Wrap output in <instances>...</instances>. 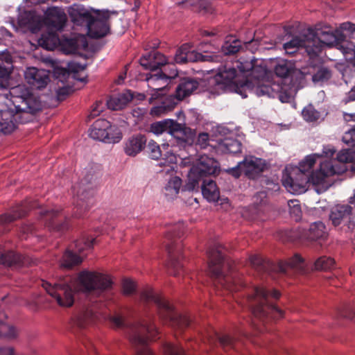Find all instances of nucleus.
I'll list each match as a JSON object with an SVG mask.
<instances>
[{"label": "nucleus", "instance_id": "obj_64", "mask_svg": "<svg viewBox=\"0 0 355 355\" xmlns=\"http://www.w3.org/2000/svg\"><path fill=\"white\" fill-rule=\"evenodd\" d=\"M175 143L182 147H185L186 145L190 144L191 141L188 137H180L179 136H175Z\"/></svg>", "mask_w": 355, "mask_h": 355}, {"label": "nucleus", "instance_id": "obj_34", "mask_svg": "<svg viewBox=\"0 0 355 355\" xmlns=\"http://www.w3.org/2000/svg\"><path fill=\"white\" fill-rule=\"evenodd\" d=\"M247 89L252 91L258 96H270L272 94L271 87L266 84H258L254 88L250 89L248 83L242 85L240 87H236V92L240 94L243 98L248 96Z\"/></svg>", "mask_w": 355, "mask_h": 355}, {"label": "nucleus", "instance_id": "obj_59", "mask_svg": "<svg viewBox=\"0 0 355 355\" xmlns=\"http://www.w3.org/2000/svg\"><path fill=\"white\" fill-rule=\"evenodd\" d=\"M109 320L111 325L114 328H119L123 325V318L119 314L111 315Z\"/></svg>", "mask_w": 355, "mask_h": 355}, {"label": "nucleus", "instance_id": "obj_57", "mask_svg": "<svg viewBox=\"0 0 355 355\" xmlns=\"http://www.w3.org/2000/svg\"><path fill=\"white\" fill-rule=\"evenodd\" d=\"M250 264L255 268L261 270L265 268V263L261 256L258 254H253L249 257Z\"/></svg>", "mask_w": 355, "mask_h": 355}, {"label": "nucleus", "instance_id": "obj_36", "mask_svg": "<svg viewBox=\"0 0 355 355\" xmlns=\"http://www.w3.org/2000/svg\"><path fill=\"white\" fill-rule=\"evenodd\" d=\"M176 103L173 96H166L160 105L151 108L150 114L153 116H160L172 111Z\"/></svg>", "mask_w": 355, "mask_h": 355}, {"label": "nucleus", "instance_id": "obj_35", "mask_svg": "<svg viewBox=\"0 0 355 355\" xmlns=\"http://www.w3.org/2000/svg\"><path fill=\"white\" fill-rule=\"evenodd\" d=\"M203 196L209 202H216L220 197V192L216 182L211 180H205L202 186Z\"/></svg>", "mask_w": 355, "mask_h": 355}, {"label": "nucleus", "instance_id": "obj_23", "mask_svg": "<svg viewBox=\"0 0 355 355\" xmlns=\"http://www.w3.org/2000/svg\"><path fill=\"white\" fill-rule=\"evenodd\" d=\"M68 13L71 20L76 25H87L92 19V14L83 7L79 5H73L68 9Z\"/></svg>", "mask_w": 355, "mask_h": 355}, {"label": "nucleus", "instance_id": "obj_46", "mask_svg": "<svg viewBox=\"0 0 355 355\" xmlns=\"http://www.w3.org/2000/svg\"><path fill=\"white\" fill-rule=\"evenodd\" d=\"M209 342H213L214 340H218L220 345L224 348H231L234 347V340H233L228 335L218 336L214 334L212 336H209L207 338Z\"/></svg>", "mask_w": 355, "mask_h": 355}, {"label": "nucleus", "instance_id": "obj_51", "mask_svg": "<svg viewBox=\"0 0 355 355\" xmlns=\"http://www.w3.org/2000/svg\"><path fill=\"white\" fill-rule=\"evenodd\" d=\"M153 55V64L154 71L157 70L161 66L165 65L168 63L166 57L159 52H152Z\"/></svg>", "mask_w": 355, "mask_h": 355}, {"label": "nucleus", "instance_id": "obj_41", "mask_svg": "<svg viewBox=\"0 0 355 355\" xmlns=\"http://www.w3.org/2000/svg\"><path fill=\"white\" fill-rule=\"evenodd\" d=\"M6 319V314L0 311V337L14 339L17 336L18 331L14 327L3 323Z\"/></svg>", "mask_w": 355, "mask_h": 355}, {"label": "nucleus", "instance_id": "obj_9", "mask_svg": "<svg viewBox=\"0 0 355 355\" xmlns=\"http://www.w3.org/2000/svg\"><path fill=\"white\" fill-rule=\"evenodd\" d=\"M346 171V168L341 166L336 168L335 165L328 160L320 162V168L309 176V184L311 183L315 187L318 193L325 191L331 186L329 178L335 174H342Z\"/></svg>", "mask_w": 355, "mask_h": 355}, {"label": "nucleus", "instance_id": "obj_54", "mask_svg": "<svg viewBox=\"0 0 355 355\" xmlns=\"http://www.w3.org/2000/svg\"><path fill=\"white\" fill-rule=\"evenodd\" d=\"M149 155L152 159H157L162 156V151L159 146L154 141H150L148 144Z\"/></svg>", "mask_w": 355, "mask_h": 355}, {"label": "nucleus", "instance_id": "obj_50", "mask_svg": "<svg viewBox=\"0 0 355 355\" xmlns=\"http://www.w3.org/2000/svg\"><path fill=\"white\" fill-rule=\"evenodd\" d=\"M164 355H185L182 347L178 345L167 343L164 346Z\"/></svg>", "mask_w": 355, "mask_h": 355}, {"label": "nucleus", "instance_id": "obj_29", "mask_svg": "<svg viewBox=\"0 0 355 355\" xmlns=\"http://www.w3.org/2000/svg\"><path fill=\"white\" fill-rule=\"evenodd\" d=\"M133 94L128 90L123 93L112 96L107 102L108 108L112 110L123 109L133 99Z\"/></svg>", "mask_w": 355, "mask_h": 355}, {"label": "nucleus", "instance_id": "obj_17", "mask_svg": "<svg viewBox=\"0 0 355 355\" xmlns=\"http://www.w3.org/2000/svg\"><path fill=\"white\" fill-rule=\"evenodd\" d=\"M241 166L243 167V174L250 179H255L263 171L266 164L262 159L249 156L240 162Z\"/></svg>", "mask_w": 355, "mask_h": 355}, {"label": "nucleus", "instance_id": "obj_10", "mask_svg": "<svg viewBox=\"0 0 355 355\" xmlns=\"http://www.w3.org/2000/svg\"><path fill=\"white\" fill-rule=\"evenodd\" d=\"M91 138L105 143H118L122 139L121 130L104 119H97L89 130Z\"/></svg>", "mask_w": 355, "mask_h": 355}, {"label": "nucleus", "instance_id": "obj_53", "mask_svg": "<svg viewBox=\"0 0 355 355\" xmlns=\"http://www.w3.org/2000/svg\"><path fill=\"white\" fill-rule=\"evenodd\" d=\"M331 75V71L328 69L322 67L313 76L312 80L315 83L323 82L329 79Z\"/></svg>", "mask_w": 355, "mask_h": 355}, {"label": "nucleus", "instance_id": "obj_15", "mask_svg": "<svg viewBox=\"0 0 355 355\" xmlns=\"http://www.w3.org/2000/svg\"><path fill=\"white\" fill-rule=\"evenodd\" d=\"M24 78L32 87L41 89L44 88L50 80L49 71L34 67H27L24 71Z\"/></svg>", "mask_w": 355, "mask_h": 355}, {"label": "nucleus", "instance_id": "obj_30", "mask_svg": "<svg viewBox=\"0 0 355 355\" xmlns=\"http://www.w3.org/2000/svg\"><path fill=\"white\" fill-rule=\"evenodd\" d=\"M326 227L323 223L315 222L310 225L309 228L306 230L302 237L309 241H318L326 238Z\"/></svg>", "mask_w": 355, "mask_h": 355}, {"label": "nucleus", "instance_id": "obj_14", "mask_svg": "<svg viewBox=\"0 0 355 355\" xmlns=\"http://www.w3.org/2000/svg\"><path fill=\"white\" fill-rule=\"evenodd\" d=\"M110 15L108 12H98L92 15V19L87 22V34L93 38H100L107 34L110 29Z\"/></svg>", "mask_w": 355, "mask_h": 355}, {"label": "nucleus", "instance_id": "obj_1", "mask_svg": "<svg viewBox=\"0 0 355 355\" xmlns=\"http://www.w3.org/2000/svg\"><path fill=\"white\" fill-rule=\"evenodd\" d=\"M280 295L277 290L270 291L263 286H256L252 294L248 297V306L257 318L278 320L284 316L283 311L275 304Z\"/></svg>", "mask_w": 355, "mask_h": 355}, {"label": "nucleus", "instance_id": "obj_26", "mask_svg": "<svg viewBox=\"0 0 355 355\" xmlns=\"http://www.w3.org/2000/svg\"><path fill=\"white\" fill-rule=\"evenodd\" d=\"M304 267V259L298 254H295L286 261H279L277 266V270L283 273H288L289 270L302 272Z\"/></svg>", "mask_w": 355, "mask_h": 355}, {"label": "nucleus", "instance_id": "obj_6", "mask_svg": "<svg viewBox=\"0 0 355 355\" xmlns=\"http://www.w3.org/2000/svg\"><path fill=\"white\" fill-rule=\"evenodd\" d=\"M5 96L9 98L17 112L34 113L39 110L37 101L24 85L12 87Z\"/></svg>", "mask_w": 355, "mask_h": 355}, {"label": "nucleus", "instance_id": "obj_43", "mask_svg": "<svg viewBox=\"0 0 355 355\" xmlns=\"http://www.w3.org/2000/svg\"><path fill=\"white\" fill-rule=\"evenodd\" d=\"M335 266V260L327 256L319 257L314 263L315 269L320 270H329L334 269Z\"/></svg>", "mask_w": 355, "mask_h": 355}, {"label": "nucleus", "instance_id": "obj_56", "mask_svg": "<svg viewBox=\"0 0 355 355\" xmlns=\"http://www.w3.org/2000/svg\"><path fill=\"white\" fill-rule=\"evenodd\" d=\"M152 52L144 55L139 60L141 66L146 70L154 71Z\"/></svg>", "mask_w": 355, "mask_h": 355}, {"label": "nucleus", "instance_id": "obj_24", "mask_svg": "<svg viewBox=\"0 0 355 355\" xmlns=\"http://www.w3.org/2000/svg\"><path fill=\"white\" fill-rule=\"evenodd\" d=\"M146 139L144 136L139 134L130 137L125 142L124 151L129 156H135L144 148Z\"/></svg>", "mask_w": 355, "mask_h": 355}, {"label": "nucleus", "instance_id": "obj_13", "mask_svg": "<svg viewBox=\"0 0 355 355\" xmlns=\"http://www.w3.org/2000/svg\"><path fill=\"white\" fill-rule=\"evenodd\" d=\"M177 75L176 70H174L170 76L162 72L155 74L146 73L145 80L148 84V94L150 95V101L152 102L163 96L171 79Z\"/></svg>", "mask_w": 355, "mask_h": 355}, {"label": "nucleus", "instance_id": "obj_60", "mask_svg": "<svg viewBox=\"0 0 355 355\" xmlns=\"http://www.w3.org/2000/svg\"><path fill=\"white\" fill-rule=\"evenodd\" d=\"M209 136L207 133H200L198 137L196 144L201 148H205L209 145Z\"/></svg>", "mask_w": 355, "mask_h": 355}, {"label": "nucleus", "instance_id": "obj_55", "mask_svg": "<svg viewBox=\"0 0 355 355\" xmlns=\"http://www.w3.org/2000/svg\"><path fill=\"white\" fill-rule=\"evenodd\" d=\"M136 284L130 279H124L122 282V291L125 295H130L135 292Z\"/></svg>", "mask_w": 355, "mask_h": 355}, {"label": "nucleus", "instance_id": "obj_63", "mask_svg": "<svg viewBox=\"0 0 355 355\" xmlns=\"http://www.w3.org/2000/svg\"><path fill=\"white\" fill-rule=\"evenodd\" d=\"M355 135V130H351L347 132L343 137V141L347 144H353L355 142V138L352 139V137Z\"/></svg>", "mask_w": 355, "mask_h": 355}, {"label": "nucleus", "instance_id": "obj_52", "mask_svg": "<svg viewBox=\"0 0 355 355\" xmlns=\"http://www.w3.org/2000/svg\"><path fill=\"white\" fill-rule=\"evenodd\" d=\"M19 261V257L15 253L10 252L7 254H2L0 256V263L12 266Z\"/></svg>", "mask_w": 355, "mask_h": 355}, {"label": "nucleus", "instance_id": "obj_48", "mask_svg": "<svg viewBox=\"0 0 355 355\" xmlns=\"http://www.w3.org/2000/svg\"><path fill=\"white\" fill-rule=\"evenodd\" d=\"M302 117L307 121H315L320 118V112L312 105L305 107L302 112Z\"/></svg>", "mask_w": 355, "mask_h": 355}, {"label": "nucleus", "instance_id": "obj_44", "mask_svg": "<svg viewBox=\"0 0 355 355\" xmlns=\"http://www.w3.org/2000/svg\"><path fill=\"white\" fill-rule=\"evenodd\" d=\"M182 185V180L178 177L172 178L165 187L166 195L168 196H175L178 194Z\"/></svg>", "mask_w": 355, "mask_h": 355}, {"label": "nucleus", "instance_id": "obj_3", "mask_svg": "<svg viewBox=\"0 0 355 355\" xmlns=\"http://www.w3.org/2000/svg\"><path fill=\"white\" fill-rule=\"evenodd\" d=\"M113 284L109 274L96 270H82L78 274L76 280L78 291L96 296H100L110 290Z\"/></svg>", "mask_w": 355, "mask_h": 355}, {"label": "nucleus", "instance_id": "obj_2", "mask_svg": "<svg viewBox=\"0 0 355 355\" xmlns=\"http://www.w3.org/2000/svg\"><path fill=\"white\" fill-rule=\"evenodd\" d=\"M318 154L308 155L299 164V166L286 167L282 177V184L286 190L293 194H300L307 190L309 175L307 173L313 168Z\"/></svg>", "mask_w": 355, "mask_h": 355}, {"label": "nucleus", "instance_id": "obj_22", "mask_svg": "<svg viewBox=\"0 0 355 355\" xmlns=\"http://www.w3.org/2000/svg\"><path fill=\"white\" fill-rule=\"evenodd\" d=\"M309 30L306 33L293 37L290 42L284 44V49L288 54H292L300 47H304L309 55H313Z\"/></svg>", "mask_w": 355, "mask_h": 355}, {"label": "nucleus", "instance_id": "obj_61", "mask_svg": "<svg viewBox=\"0 0 355 355\" xmlns=\"http://www.w3.org/2000/svg\"><path fill=\"white\" fill-rule=\"evenodd\" d=\"M68 69L69 71L76 73L85 70V65L80 64L76 62H71L69 63Z\"/></svg>", "mask_w": 355, "mask_h": 355}, {"label": "nucleus", "instance_id": "obj_19", "mask_svg": "<svg viewBox=\"0 0 355 355\" xmlns=\"http://www.w3.org/2000/svg\"><path fill=\"white\" fill-rule=\"evenodd\" d=\"M174 60L176 63L184 64L187 62H193L198 61H204V55L191 50V46L189 44L186 43L182 44L176 51L174 57Z\"/></svg>", "mask_w": 355, "mask_h": 355}, {"label": "nucleus", "instance_id": "obj_7", "mask_svg": "<svg viewBox=\"0 0 355 355\" xmlns=\"http://www.w3.org/2000/svg\"><path fill=\"white\" fill-rule=\"evenodd\" d=\"M223 250L224 248L220 244H216L209 250V272L212 277L218 280V283L221 286L231 291H236V288L230 283L232 277L225 275L223 272L225 259Z\"/></svg>", "mask_w": 355, "mask_h": 355}, {"label": "nucleus", "instance_id": "obj_62", "mask_svg": "<svg viewBox=\"0 0 355 355\" xmlns=\"http://www.w3.org/2000/svg\"><path fill=\"white\" fill-rule=\"evenodd\" d=\"M227 173L236 178H239L243 173V167H241V166H240V162L236 167L228 169Z\"/></svg>", "mask_w": 355, "mask_h": 355}, {"label": "nucleus", "instance_id": "obj_20", "mask_svg": "<svg viewBox=\"0 0 355 355\" xmlns=\"http://www.w3.org/2000/svg\"><path fill=\"white\" fill-rule=\"evenodd\" d=\"M150 131L157 135H161L164 132H168L172 135L185 132L181 124L173 119H165L153 123L150 126Z\"/></svg>", "mask_w": 355, "mask_h": 355}, {"label": "nucleus", "instance_id": "obj_8", "mask_svg": "<svg viewBox=\"0 0 355 355\" xmlns=\"http://www.w3.org/2000/svg\"><path fill=\"white\" fill-rule=\"evenodd\" d=\"M219 169V164L215 159L206 155H200L196 164L193 166L189 172L187 188L189 190L194 189L201 178L214 175Z\"/></svg>", "mask_w": 355, "mask_h": 355}, {"label": "nucleus", "instance_id": "obj_40", "mask_svg": "<svg viewBox=\"0 0 355 355\" xmlns=\"http://www.w3.org/2000/svg\"><path fill=\"white\" fill-rule=\"evenodd\" d=\"M294 71V63L286 60H279L274 68V71L276 76L282 78L289 77L293 74Z\"/></svg>", "mask_w": 355, "mask_h": 355}, {"label": "nucleus", "instance_id": "obj_45", "mask_svg": "<svg viewBox=\"0 0 355 355\" xmlns=\"http://www.w3.org/2000/svg\"><path fill=\"white\" fill-rule=\"evenodd\" d=\"M241 47V42L230 37L223 44V51L225 54H234L240 50Z\"/></svg>", "mask_w": 355, "mask_h": 355}, {"label": "nucleus", "instance_id": "obj_39", "mask_svg": "<svg viewBox=\"0 0 355 355\" xmlns=\"http://www.w3.org/2000/svg\"><path fill=\"white\" fill-rule=\"evenodd\" d=\"M38 44L45 49L53 50L60 44V38L56 33L49 31L42 35Z\"/></svg>", "mask_w": 355, "mask_h": 355}, {"label": "nucleus", "instance_id": "obj_38", "mask_svg": "<svg viewBox=\"0 0 355 355\" xmlns=\"http://www.w3.org/2000/svg\"><path fill=\"white\" fill-rule=\"evenodd\" d=\"M332 163V164L335 165V168H340L341 166H344L347 168L345 164L353 162L355 161V151L351 149H345L340 150L336 160L331 161L329 160ZM352 169L355 170V166L352 167ZM347 168H346V171Z\"/></svg>", "mask_w": 355, "mask_h": 355}, {"label": "nucleus", "instance_id": "obj_33", "mask_svg": "<svg viewBox=\"0 0 355 355\" xmlns=\"http://www.w3.org/2000/svg\"><path fill=\"white\" fill-rule=\"evenodd\" d=\"M168 144H162V148L167 150L166 154H165L167 161H165L164 162H161L159 163V166H163V169L159 171V173L161 174L173 175L176 166V163L178 161L177 157L174 153L168 150Z\"/></svg>", "mask_w": 355, "mask_h": 355}, {"label": "nucleus", "instance_id": "obj_16", "mask_svg": "<svg viewBox=\"0 0 355 355\" xmlns=\"http://www.w3.org/2000/svg\"><path fill=\"white\" fill-rule=\"evenodd\" d=\"M44 21L49 28L61 31L66 22L67 15L64 10L58 7L49 8L44 12Z\"/></svg>", "mask_w": 355, "mask_h": 355}, {"label": "nucleus", "instance_id": "obj_37", "mask_svg": "<svg viewBox=\"0 0 355 355\" xmlns=\"http://www.w3.org/2000/svg\"><path fill=\"white\" fill-rule=\"evenodd\" d=\"M96 318V312L92 309L86 308L76 316L75 323L78 327L83 328L94 322Z\"/></svg>", "mask_w": 355, "mask_h": 355}, {"label": "nucleus", "instance_id": "obj_18", "mask_svg": "<svg viewBox=\"0 0 355 355\" xmlns=\"http://www.w3.org/2000/svg\"><path fill=\"white\" fill-rule=\"evenodd\" d=\"M236 70L234 67L220 69L214 77L218 87L224 91L236 87Z\"/></svg>", "mask_w": 355, "mask_h": 355}, {"label": "nucleus", "instance_id": "obj_32", "mask_svg": "<svg viewBox=\"0 0 355 355\" xmlns=\"http://www.w3.org/2000/svg\"><path fill=\"white\" fill-rule=\"evenodd\" d=\"M15 116L12 111L3 110L0 112V133L10 134L16 128Z\"/></svg>", "mask_w": 355, "mask_h": 355}, {"label": "nucleus", "instance_id": "obj_58", "mask_svg": "<svg viewBox=\"0 0 355 355\" xmlns=\"http://www.w3.org/2000/svg\"><path fill=\"white\" fill-rule=\"evenodd\" d=\"M103 110V103L102 101H96L92 106L89 117L94 119L98 116Z\"/></svg>", "mask_w": 355, "mask_h": 355}, {"label": "nucleus", "instance_id": "obj_4", "mask_svg": "<svg viewBox=\"0 0 355 355\" xmlns=\"http://www.w3.org/2000/svg\"><path fill=\"white\" fill-rule=\"evenodd\" d=\"M141 300L144 302L155 303L158 309L159 317L168 320L173 327L183 329L189 327L191 320L187 315H178L173 309V306L160 295L154 293L150 287L145 288L141 293Z\"/></svg>", "mask_w": 355, "mask_h": 355}, {"label": "nucleus", "instance_id": "obj_5", "mask_svg": "<svg viewBox=\"0 0 355 355\" xmlns=\"http://www.w3.org/2000/svg\"><path fill=\"white\" fill-rule=\"evenodd\" d=\"M157 333L155 325L146 319L132 324L130 328V340L135 345H141L135 355H155L146 344L149 340L155 339Z\"/></svg>", "mask_w": 355, "mask_h": 355}, {"label": "nucleus", "instance_id": "obj_11", "mask_svg": "<svg viewBox=\"0 0 355 355\" xmlns=\"http://www.w3.org/2000/svg\"><path fill=\"white\" fill-rule=\"evenodd\" d=\"M309 38L311 45V52L313 55H315L320 52L323 46H334L338 44L344 40L345 35L341 31H319L315 33L313 30L309 29Z\"/></svg>", "mask_w": 355, "mask_h": 355}, {"label": "nucleus", "instance_id": "obj_31", "mask_svg": "<svg viewBox=\"0 0 355 355\" xmlns=\"http://www.w3.org/2000/svg\"><path fill=\"white\" fill-rule=\"evenodd\" d=\"M198 87V83L193 79H184L178 86L175 96L178 100H182L191 95Z\"/></svg>", "mask_w": 355, "mask_h": 355}, {"label": "nucleus", "instance_id": "obj_12", "mask_svg": "<svg viewBox=\"0 0 355 355\" xmlns=\"http://www.w3.org/2000/svg\"><path fill=\"white\" fill-rule=\"evenodd\" d=\"M42 287L62 307H71L74 303V291L71 286L65 282L49 283L43 282Z\"/></svg>", "mask_w": 355, "mask_h": 355}, {"label": "nucleus", "instance_id": "obj_47", "mask_svg": "<svg viewBox=\"0 0 355 355\" xmlns=\"http://www.w3.org/2000/svg\"><path fill=\"white\" fill-rule=\"evenodd\" d=\"M26 211L20 207L13 211V214H6L0 216L1 223H10L15 220L21 218L25 216Z\"/></svg>", "mask_w": 355, "mask_h": 355}, {"label": "nucleus", "instance_id": "obj_27", "mask_svg": "<svg viewBox=\"0 0 355 355\" xmlns=\"http://www.w3.org/2000/svg\"><path fill=\"white\" fill-rule=\"evenodd\" d=\"M42 218L46 225L57 231H63L67 229L68 226L66 223H61L63 217L60 212L56 210L45 211L42 214Z\"/></svg>", "mask_w": 355, "mask_h": 355}, {"label": "nucleus", "instance_id": "obj_25", "mask_svg": "<svg viewBox=\"0 0 355 355\" xmlns=\"http://www.w3.org/2000/svg\"><path fill=\"white\" fill-rule=\"evenodd\" d=\"M214 148L216 152L219 154H235L241 152V144L235 139L226 137L218 141Z\"/></svg>", "mask_w": 355, "mask_h": 355}, {"label": "nucleus", "instance_id": "obj_49", "mask_svg": "<svg viewBox=\"0 0 355 355\" xmlns=\"http://www.w3.org/2000/svg\"><path fill=\"white\" fill-rule=\"evenodd\" d=\"M290 214L295 218L296 220H299L302 215L301 205L297 200H290L288 201Z\"/></svg>", "mask_w": 355, "mask_h": 355}, {"label": "nucleus", "instance_id": "obj_28", "mask_svg": "<svg viewBox=\"0 0 355 355\" xmlns=\"http://www.w3.org/2000/svg\"><path fill=\"white\" fill-rule=\"evenodd\" d=\"M241 73L250 71L252 78L258 80H264L268 76V70L261 66H254L250 62H239L236 65Z\"/></svg>", "mask_w": 355, "mask_h": 355}, {"label": "nucleus", "instance_id": "obj_42", "mask_svg": "<svg viewBox=\"0 0 355 355\" xmlns=\"http://www.w3.org/2000/svg\"><path fill=\"white\" fill-rule=\"evenodd\" d=\"M82 261L83 258L80 256L67 250L60 261V266L64 268H71L81 263Z\"/></svg>", "mask_w": 355, "mask_h": 355}, {"label": "nucleus", "instance_id": "obj_21", "mask_svg": "<svg viewBox=\"0 0 355 355\" xmlns=\"http://www.w3.org/2000/svg\"><path fill=\"white\" fill-rule=\"evenodd\" d=\"M352 215V208L349 205H337L332 209L330 219L334 226L345 223L350 228Z\"/></svg>", "mask_w": 355, "mask_h": 355}]
</instances>
